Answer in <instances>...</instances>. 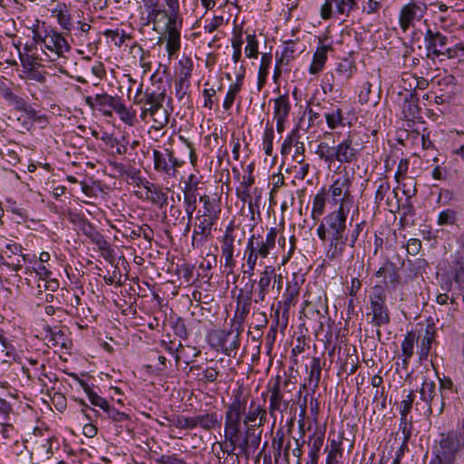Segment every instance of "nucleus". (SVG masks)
Returning <instances> with one entry per match:
<instances>
[{
	"label": "nucleus",
	"mask_w": 464,
	"mask_h": 464,
	"mask_svg": "<svg viewBox=\"0 0 464 464\" xmlns=\"http://www.w3.org/2000/svg\"><path fill=\"white\" fill-rule=\"evenodd\" d=\"M242 85L240 82H235L229 85L228 91L227 92L225 101L223 102V108L226 111H228L233 106L236 96L239 93Z\"/></svg>",
	"instance_id": "49530a36"
},
{
	"label": "nucleus",
	"mask_w": 464,
	"mask_h": 464,
	"mask_svg": "<svg viewBox=\"0 0 464 464\" xmlns=\"http://www.w3.org/2000/svg\"><path fill=\"white\" fill-rule=\"evenodd\" d=\"M153 161L155 170L169 176H175L177 169L184 164V160H179L174 157V153L170 149L154 150Z\"/></svg>",
	"instance_id": "9d476101"
},
{
	"label": "nucleus",
	"mask_w": 464,
	"mask_h": 464,
	"mask_svg": "<svg viewBox=\"0 0 464 464\" xmlns=\"http://www.w3.org/2000/svg\"><path fill=\"white\" fill-rule=\"evenodd\" d=\"M352 180L347 174L338 177L329 187L328 193L332 201L343 207V210H349L353 203L351 193Z\"/></svg>",
	"instance_id": "6e6552de"
},
{
	"label": "nucleus",
	"mask_w": 464,
	"mask_h": 464,
	"mask_svg": "<svg viewBox=\"0 0 464 464\" xmlns=\"http://www.w3.org/2000/svg\"><path fill=\"white\" fill-rule=\"evenodd\" d=\"M170 425L181 430H194V421L192 417H186L182 415H175L171 418H167Z\"/></svg>",
	"instance_id": "37998d69"
},
{
	"label": "nucleus",
	"mask_w": 464,
	"mask_h": 464,
	"mask_svg": "<svg viewBox=\"0 0 464 464\" xmlns=\"http://www.w3.org/2000/svg\"><path fill=\"white\" fill-rule=\"evenodd\" d=\"M167 99L166 90L147 88L142 90V84L136 91L133 102L140 106V119L143 121L150 117L155 130L163 129L169 121L170 112L164 107Z\"/></svg>",
	"instance_id": "7ed1b4c3"
},
{
	"label": "nucleus",
	"mask_w": 464,
	"mask_h": 464,
	"mask_svg": "<svg viewBox=\"0 0 464 464\" xmlns=\"http://www.w3.org/2000/svg\"><path fill=\"white\" fill-rule=\"evenodd\" d=\"M45 50L53 53L56 57H64V53L71 51V46L67 40L54 29H50L44 44Z\"/></svg>",
	"instance_id": "f3484780"
},
{
	"label": "nucleus",
	"mask_w": 464,
	"mask_h": 464,
	"mask_svg": "<svg viewBox=\"0 0 464 464\" xmlns=\"http://www.w3.org/2000/svg\"><path fill=\"white\" fill-rule=\"evenodd\" d=\"M166 4L169 7V20L168 26V44L166 51L169 60L176 59L180 50V30L182 27V19L179 16V0H167Z\"/></svg>",
	"instance_id": "423d86ee"
},
{
	"label": "nucleus",
	"mask_w": 464,
	"mask_h": 464,
	"mask_svg": "<svg viewBox=\"0 0 464 464\" xmlns=\"http://www.w3.org/2000/svg\"><path fill=\"white\" fill-rule=\"evenodd\" d=\"M324 432L315 431L310 439V450L308 454L319 456L320 450L324 444Z\"/></svg>",
	"instance_id": "de8ad7c7"
},
{
	"label": "nucleus",
	"mask_w": 464,
	"mask_h": 464,
	"mask_svg": "<svg viewBox=\"0 0 464 464\" xmlns=\"http://www.w3.org/2000/svg\"><path fill=\"white\" fill-rule=\"evenodd\" d=\"M334 6H335V0H324L320 7V16L323 20H329L333 17Z\"/></svg>",
	"instance_id": "69168bd1"
},
{
	"label": "nucleus",
	"mask_w": 464,
	"mask_h": 464,
	"mask_svg": "<svg viewBox=\"0 0 464 464\" xmlns=\"http://www.w3.org/2000/svg\"><path fill=\"white\" fill-rule=\"evenodd\" d=\"M324 117L327 126L331 130H334L340 126H344L343 111L341 108L333 109L332 111L326 112Z\"/></svg>",
	"instance_id": "a19ab883"
},
{
	"label": "nucleus",
	"mask_w": 464,
	"mask_h": 464,
	"mask_svg": "<svg viewBox=\"0 0 464 464\" xmlns=\"http://www.w3.org/2000/svg\"><path fill=\"white\" fill-rule=\"evenodd\" d=\"M234 236L232 227L226 228L225 234L221 239V257L225 259L224 267L227 269V276L234 274L236 260L234 258Z\"/></svg>",
	"instance_id": "2eb2a0df"
},
{
	"label": "nucleus",
	"mask_w": 464,
	"mask_h": 464,
	"mask_svg": "<svg viewBox=\"0 0 464 464\" xmlns=\"http://www.w3.org/2000/svg\"><path fill=\"white\" fill-rule=\"evenodd\" d=\"M374 186L376 187L374 203L379 206L380 203L384 200L386 195L390 192L391 185L386 177H381L374 181Z\"/></svg>",
	"instance_id": "c9c22d12"
},
{
	"label": "nucleus",
	"mask_w": 464,
	"mask_h": 464,
	"mask_svg": "<svg viewBox=\"0 0 464 464\" xmlns=\"http://www.w3.org/2000/svg\"><path fill=\"white\" fill-rule=\"evenodd\" d=\"M348 209L343 207L327 214L317 227L316 233L322 241H328L327 256L331 260L342 257L346 248Z\"/></svg>",
	"instance_id": "f03ea898"
},
{
	"label": "nucleus",
	"mask_w": 464,
	"mask_h": 464,
	"mask_svg": "<svg viewBox=\"0 0 464 464\" xmlns=\"http://www.w3.org/2000/svg\"><path fill=\"white\" fill-rule=\"evenodd\" d=\"M199 202L203 204V207L198 210V215L217 221L219 219L221 209L218 200L208 195H203L199 198Z\"/></svg>",
	"instance_id": "5701e85b"
},
{
	"label": "nucleus",
	"mask_w": 464,
	"mask_h": 464,
	"mask_svg": "<svg viewBox=\"0 0 464 464\" xmlns=\"http://www.w3.org/2000/svg\"><path fill=\"white\" fill-rule=\"evenodd\" d=\"M243 331H238L237 327L232 326V335L229 339L228 344L223 348V353L230 356L233 352H237L240 346V335Z\"/></svg>",
	"instance_id": "a18cd8bd"
},
{
	"label": "nucleus",
	"mask_w": 464,
	"mask_h": 464,
	"mask_svg": "<svg viewBox=\"0 0 464 464\" xmlns=\"http://www.w3.org/2000/svg\"><path fill=\"white\" fill-rule=\"evenodd\" d=\"M197 222L193 230L192 245L203 246L212 237V227L216 224L217 220H213L202 216L198 215Z\"/></svg>",
	"instance_id": "dca6fc26"
},
{
	"label": "nucleus",
	"mask_w": 464,
	"mask_h": 464,
	"mask_svg": "<svg viewBox=\"0 0 464 464\" xmlns=\"http://www.w3.org/2000/svg\"><path fill=\"white\" fill-rule=\"evenodd\" d=\"M414 350V334L412 333H408L404 340L401 343V352H402V366L404 369L408 367V363L410 359L413 355Z\"/></svg>",
	"instance_id": "f704fd0d"
},
{
	"label": "nucleus",
	"mask_w": 464,
	"mask_h": 464,
	"mask_svg": "<svg viewBox=\"0 0 464 464\" xmlns=\"http://www.w3.org/2000/svg\"><path fill=\"white\" fill-rule=\"evenodd\" d=\"M399 430L402 433L403 436L401 447V450H402L405 447H407L413 430L412 421L411 420L408 419V416H401Z\"/></svg>",
	"instance_id": "ea45409f"
},
{
	"label": "nucleus",
	"mask_w": 464,
	"mask_h": 464,
	"mask_svg": "<svg viewBox=\"0 0 464 464\" xmlns=\"http://www.w3.org/2000/svg\"><path fill=\"white\" fill-rule=\"evenodd\" d=\"M357 7V0H335L336 13L348 16Z\"/></svg>",
	"instance_id": "8fccbe9b"
},
{
	"label": "nucleus",
	"mask_w": 464,
	"mask_h": 464,
	"mask_svg": "<svg viewBox=\"0 0 464 464\" xmlns=\"http://www.w3.org/2000/svg\"><path fill=\"white\" fill-rule=\"evenodd\" d=\"M193 421L194 429L200 427L202 430L209 431L221 427L222 417L217 412H209L193 416Z\"/></svg>",
	"instance_id": "4be33fe9"
},
{
	"label": "nucleus",
	"mask_w": 464,
	"mask_h": 464,
	"mask_svg": "<svg viewBox=\"0 0 464 464\" xmlns=\"http://www.w3.org/2000/svg\"><path fill=\"white\" fill-rule=\"evenodd\" d=\"M48 342L53 346L67 347L68 337L62 330H51Z\"/></svg>",
	"instance_id": "603ef678"
},
{
	"label": "nucleus",
	"mask_w": 464,
	"mask_h": 464,
	"mask_svg": "<svg viewBox=\"0 0 464 464\" xmlns=\"http://www.w3.org/2000/svg\"><path fill=\"white\" fill-rule=\"evenodd\" d=\"M310 373H309V382L310 383H313L314 388L318 386V383L321 379V364L319 358L314 357L311 362L310 366Z\"/></svg>",
	"instance_id": "3c124183"
},
{
	"label": "nucleus",
	"mask_w": 464,
	"mask_h": 464,
	"mask_svg": "<svg viewBox=\"0 0 464 464\" xmlns=\"http://www.w3.org/2000/svg\"><path fill=\"white\" fill-rule=\"evenodd\" d=\"M420 400L424 401L428 408H427V415L430 416L432 414L433 409H432V402L435 400L436 397V383L433 380L430 379H424L422 382L420 390Z\"/></svg>",
	"instance_id": "a878e982"
},
{
	"label": "nucleus",
	"mask_w": 464,
	"mask_h": 464,
	"mask_svg": "<svg viewBox=\"0 0 464 464\" xmlns=\"http://www.w3.org/2000/svg\"><path fill=\"white\" fill-rule=\"evenodd\" d=\"M361 148L354 143L353 136L348 135L338 145L335 146L336 161L343 163H352L359 159Z\"/></svg>",
	"instance_id": "ddd939ff"
},
{
	"label": "nucleus",
	"mask_w": 464,
	"mask_h": 464,
	"mask_svg": "<svg viewBox=\"0 0 464 464\" xmlns=\"http://www.w3.org/2000/svg\"><path fill=\"white\" fill-rule=\"evenodd\" d=\"M103 411L108 415V418L111 419L113 421L123 422L129 420V416L121 412L108 404V407L103 410Z\"/></svg>",
	"instance_id": "338daca9"
},
{
	"label": "nucleus",
	"mask_w": 464,
	"mask_h": 464,
	"mask_svg": "<svg viewBox=\"0 0 464 464\" xmlns=\"http://www.w3.org/2000/svg\"><path fill=\"white\" fill-rule=\"evenodd\" d=\"M185 216L182 215V211L179 208L172 205L169 208V221L173 226H181L185 224Z\"/></svg>",
	"instance_id": "680f3d73"
},
{
	"label": "nucleus",
	"mask_w": 464,
	"mask_h": 464,
	"mask_svg": "<svg viewBox=\"0 0 464 464\" xmlns=\"http://www.w3.org/2000/svg\"><path fill=\"white\" fill-rule=\"evenodd\" d=\"M267 420L266 409L251 400L248 402V395L242 390H237L232 398V401L226 405L225 422L239 430L241 432L242 425L245 427L243 434L248 432L252 435H262V427Z\"/></svg>",
	"instance_id": "f257e3e1"
},
{
	"label": "nucleus",
	"mask_w": 464,
	"mask_h": 464,
	"mask_svg": "<svg viewBox=\"0 0 464 464\" xmlns=\"http://www.w3.org/2000/svg\"><path fill=\"white\" fill-rule=\"evenodd\" d=\"M267 269L269 274H273L270 277L271 281V290L276 288L277 293L279 294L283 287V276L281 274H276V268L273 266H267Z\"/></svg>",
	"instance_id": "0e129e2a"
},
{
	"label": "nucleus",
	"mask_w": 464,
	"mask_h": 464,
	"mask_svg": "<svg viewBox=\"0 0 464 464\" xmlns=\"http://www.w3.org/2000/svg\"><path fill=\"white\" fill-rule=\"evenodd\" d=\"M250 312V304L245 303L242 307L237 308L234 318L231 320L232 326L237 327L238 331L244 330V322Z\"/></svg>",
	"instance_id": "79ce46f5"
},
{
	"label": "nucleus",
	"mask_w": 464,
	"mask_h": 464,
	"mask_svg": "<svg viewBox=\"0 0 464 464\" xmlns=\"http://www.w3.org/2000/svg\"><path fill=\"white\" fill-rule=\"evenodd\" d=\"M273 139H274V130L272 125L266 123V127L264 132L263 137V146L266 155L272 156L273 154Z\"/></svg>",
	"instance_id": "864d4df0"
},
{
	"label": "nucleus",
	"mask_w": 464,
	"mask_h": 464,
	"mask_svg": "<svg viewBox=\"0 0 464 464\" xmlns=\"http://www.w3.org/2000/svg\"><path fill=\"white\" fill-rule=\"evenodd\" d=\"M365 227V222H360L357 223L354 227L347 232V240H346V246H350L351 248H353L355 246V243L359 237L360 233L362 231V229Z\"/></svg>",
	"instance_id": "13d9d810"
},
{
	"label": "nucleus",
	"mask_w": 464,
	"mask_h": 464,
	"mask_svg": "<svg viewBox=\"0 0 464 464\" xmlns=\"http://www.w3.org/2000/svg\"><path fill=\"white\" fill-rule=\"evenodd\" d=\"M464 274V265L461 260L458 259L453 263V266L449 271L448 276L450 279H453L456 283H459L461 276Z\"/></svg>",
	"instance_id": "774afa93"
},
{
	"label": "nucleus",
	"mask_w": 464,
	"mask_h": 464,
	"mask_svg": "<svg viewBox=\"0 0 464 464\" xmlns=\"http://www.w3.org/2000/svg\"><path fill=\"white\" fill-rule=\"evenodd\" d=\"M144 188L146 189L147 198L151 203L159 208H163L167 205L168 195L159 186L147 181Z\"/></svg>",
	"instance_id": "cd10ccee"
},
{
	"label": "nucleus",
	"mask_w": 464,
	"mask_h": 464,
	"mask_svg": "<svg viewBox=\"0 0 464 464\" xmlns=\"http://www.w3.org/2000/svg\"><path fill=\"white\" fill-rule=\"evenodd\" d=\"M375 276L377 277H384L385 279L388 278L387 284L393 289L401 284V280L396 264L391 261H386L384 265L376 271Z\"/></svg>",
	"instance_id": "412c9836"
},
{
	"label": "nucleus",
	"mask_w": 464,
	"mask_h": 464,
	"mask_svg": "<svg viewBox=\"0 0 464 464\" xmlns=\"http://www.w3.org/2000/svg\"><path fill=\"white\" fill-rule=\"evenodd\" d=\"M231 335L232 324H230V328L228 330H215L209 333L208 343L217 351L221 350L223 352V348H226Z\"/></svg>",
	"instance_id": "bb28decb"
},
{
	"label": "nucleus",
	"mask_w": 464,
	"mask_h": 464,
	"mask_svg": "<svg viewBox=\"0 0 464 464\" xmlns=\"http://www.w3.org/2000/svg\"><path fill=\"white\" fill-rule=\"evenodd\" d=\"M456 221V211L450 208L442 210L438 217L439 226L453 225Z\"/></svg>",
	"instance_id": "bf43d9fd"
},
{
	"label": "nucleus",
	"mask_w": 464,
	"mask_h": 464,
	"mask_svg": "<svg viewBox=\"0 0 464 464\" xmlns=\"http://www.w3.org/2000/svg\"><path fill=\"white\" fill-rule=\"evenodd\" d=\"M184 208L186 214L195 212L197 208V195L191 186H188L184 191Z\"/></svg>",
	"instance_id": "c03bdc74"
},
{
	"label": "nucleus",
	"mask_w": 464,
	"mask_h": 464,
	"mask_svg": "<svg viewBox=\"0 0 464 464\" xmlns=\"http://www.w3.org/2000/svg\"><path fill=\"white\" fill-rule=\"evenodd\" d=\"M401 186L402 193L406 198H413L417 194L416 181L411 177H403L401 182H398Z\"/></svg>",
	"instance_id": "09e8293b"
},
{
	"label": "nucleus",
	"mask_w": 464,
	"mask_h": 464,
	"mask_svg": "<svg viewBox=\"0 0 464 464\" xmlns=\"http://www.w3.org/2000/svg\"><path fill=\"white\" fill-rule=\"evenodd\" d=\"M277 236L278 230L276 227H271L265 237L253 235L247 243L261 259H265L269 256L270 251L276 247Z\"/></svg>",
	"instance_id": "f8f14e48"
},
{
	"label": "nucleus",
	"mask_w": 464,
	"mask_h": 464,
	"mask_svg": "<svg viewBox=\"0 0 464 464\" xmlns=\"http://www.w3.org/2000/svg\"><path fill=\"white\" fill-rule=\"evenodd\" d=\"M114 111L120 116L121 120L129 125H132L134 122V114L129 111V109L123 104L121 100L116 106Z\"/></svg>",
	"instance_id": "6e6d98bb"
},
{
	"label": "nucleus",
	"mask_w": 464,
	"mask_h": 464,
	"mask_svg": "<svg viewBox=\"0 0 464 464\" xmlns=\"http://www.w3.org/2000/svg\"><path fill=\"white\" fill-rule=\"evenodd\" d=\"M97 110L105 116H111L119 102L121 100L119 96H111L106 92L95 95Z\"/></svg>",
	"instance_id": "b1692460"
},
{
	"label": "nucleus",
	"mask_w": 464,
	"mask_h": 464,
	"mask_svg": "<svg viewBox=\"0 0 464 464\" xmlns=\"http://www.w3.org/2000/svg\"><path fill=\"white\" fill-rule=\"evenodd\" d=\"M320 43L322 41L320 40ZM331 45H324L321 44L314 53L313 62L310 65L309 72L311 74H316L323 70V67L327 59V52L331 50Z\"/></svg>",
	"instance_id": "c85d7f7f"
},
{
	"label": "nucleus",
	"mask_w": 464,
	"mask_h": 464,
	"mask_svg": "<svg viewBox=\"0 0 464 464\" xmlns=\"http://www.w3.org/2000/svg\"><path fill=\"white\" fill-rule=\"evenodd\" d=\"M247 44L245 52L248 58H256L258 54V42L255 34L246 36Z\"/></svg>",
	"instance_id": "052dcab7"
},
{
	"label": "nucleus",
	"mask_w": 464,
	"mask_h": 464,
	"mask_svg": "<svg viewBox=\"0 0 464 464\" xmlns=\"http://www.w3.org/2000/svg\"><path fill=\"white\" fill-rule=\"evenodd\" d=\"M335 146L330 145L325 141H321L315 150V154L319 157V159L328 164H332L336 161L335 157Z\"/></svg>",
	"instance_id": "7c9ffc66"
},
{
	"label": "nucleus",
	"mask_w": 464,
	"mask_h": 464,
	"mask_svg": "<svg viewBox=\"0 0 464 464\" xmlns=\"http://www.w3.org/2000/svg\"><path fill=\"white\" fill-rule=\"evenodd\" d=\"M285 446V435L281 430H276L273 440L272 447L275 450V461L277 463L278 458L281 456L282 450Z\"/></svg>",
	"instance_id": "5fc2aeb1"
},
{
	"label": "nucleus",
	"mask_w": 464,
	"mask_h": 464,
	"mask_svg": "<svg viewBox=\"0 0 464 464\" xmlns=\"http://www.w3.org/2000/svg\"><path fill=\"white\" fill-rule=\"evenodd\" d=\"M325 202H326V195H325V189L323 188L320 192H318L314 199L312 204V212L311 217L313 220L318 221L321 218V216L324 212L325 208Z\"/></svg>",
	"instance_id": "473e14b6"
},
{
	"label": "nucleus",
	"mask_w": 464,
	"mask_h": 464,
	"mask_svg": "<svg viewBox=\"0 0 464 464\" xmlns=\"http://www.w3.org/2000/svg\"><path fill=\"white\" fill-rule=\"evenodd\" d=\"M436 330L433 326L428 325L425 330V334L422 338L421 345L420 347V357H426L431 348V344L435 339Z\"/></svg>",
	"instance_id": "58836bf2"
},
{
	"label": "nucleus",
	"mask_w": 464,
	"mask_h": 464,
	"mask_svg": "<svg viewBox=\"0 0 464 464\" xmlns=\"http://www.w3.org/2000/svg\"><path fill=\"white\" fill-rule=\"evenodd\" d=\"M50 29L46 26L45 22H41L38 19L35 20L31 27L34 42L44 44Z\"/></svg>",
	"instance_id": "e433bc0d"
},
{
	"label": "nucleus",
	"mask_w": 464,
	"mask_h": 464,
	"mask_svg": "<svg viewBox=\"0 0 464 464\" xmlns=\"http://www.w3.org/2000/svg\"><path fill=\"white\" fill-rule=\"evenodd\" d=\"M291 105L287 94L280 95L275 99L274 118H287Z\"/></svg>",
	"instance_id": "72a5a7b5"
},
{
	"label": "nucleus",
	"mask_w": 464,
	"mask_h": 464,
	"mask_svg": "<svg viewBox=\"0 0 464 464\" xmlns=\"http://www.w3.org/2000/svg\"><path fill=\"white\" fill-rule=\"evenodd\" d=\"M31 441L34 444V450L40 457L50 459L53 455V437L48 432H44L41 429L35 428L30 440L25 442Z\"/></svg>",
	"instance_id": "4468645a"
},
{
	"label": "nucleus",
	"mask_w": 464,
	"mask_h": 464,
	"mask_svg": "<svg viewBox=\"0 0 464 464\" xmlns=\"http://www.w3.org/2000/svg\"><path fill=\"white\" fill-rule=\"evenodd\" d=\"M273 274H269L267 266H266L263 271L259 274V279L256 281L257 287L254 291V302L256 304L263 303L266 300V295L269 294L271 289L270 277ZM256 280L253 281V284Z\"/></svg>",
	"instance_id": "aec40b11"
},
{
	"label": "nucleus",
	"mask_w": 464,
	"mask_h": 464,
	"mask_svg": "<svg viewBox=\"0 0 464 464\" xmlns=\"http://www.w3.org/2000/svg\"><path fill=\"white\" fill-rule=\"evenodd\" d=\"M272 63V55L270 53H264L261 57V63L258 71L257 89L260 91L266 83V76L268 74V68Z\"/></svg>",
	"instance_id": "4c0bfd02"
},
{
	"label": "nucleus",
	"mask_w": 464,
	"mask_h": 464,
	"mask_svg": "<svg viewBox=\"0 0 464 464\" xmlns=\"http://www.w3.org/2000/svg\"><path fill=\"white\" fill-rule=\"evenodd\" d=\"M464 456V442L453 433H441L439 441L432 447V457L429 464H458Z\"/></svg>",
	"instance_id": "20e7f679"
},
{
	"label": "nucleus",
	"mask_w": 464,
	"mask_h": 464,
	"mask_svg": "<svg viewBox=\"0 0 464 464\" xmlns=\"http://www.w3.org/2000/svg\"><path fill=\"white\" fill-rule=\"evenodd\" d=\"M179 73L178 80L189 81L193 70V63L190 58H185L179 61Z\"/></svg>",
	"instance_id": "4d7b16f0"
},
{
	"label": "nucleus",
	"mask_w": 464,
	"mask_h": 464,
	"mask_svg": "<svg viewBox=\"0 0 464 464\" xmlns=\"http://www.w3.org/2000/svg\"><path fill=\"white\" fill-rule=\"evenodd\" d=\"M386 292L382 285H375L369 295L371 312L367 314L372 316L371 324L381 327L390 324V311L386 304Z\"/></svg>",
	"instance_id": "0eeeda50"
},
{
	"label": "nucleus",
	"mask_w": 464,
	"mask_h": 464,
	"mask_svg": "<svg viewBox=\"0 0 464 464\" xmlns=\"http://www.w3.org/2000/svg\"><path fill=\"white\" fill-rule=\"evenodd\" d=\"M79 384L87 394L89 401L93 406L101 408L102 411L108 407V401L98 395L92 388L84 381L78 379Z\"/></svg>",
	"instance_id": "2f4dec72"
},
{
	"label": "nucleus",
	"mask_w": 464,
	"mask_h": 464,
	"mask_svg": "<svg viewBox=\"0 0 464 464\" xmlns=\"http://www.w3.org/2000/svg\"><path fill=\"white\" fill-rule=\"evenodd\" d=\"M53 16H55L58 24L67 31L72 28V16L65 4L59 3L56 7L52 10Z\"/></svg>",
	"instance_id": "c756f323"
},
{
	"label": "nucleus",
	"mask_w": 464,
	"mask_h": 464,
	"mask_svg": "<svg viewBox=\"0 0 464 464\" xmlns=\"http://www.w3.org/2000/svg\"><path fill=\"white\" fill-rule=\"evenodd\" d=\"M295 389V385L289 379L282 382V379L277 375L273 384L269 387V406L268 413L273 418L274 422L276 421L278 415L280 420H284V414L287 411L292 400V392Z\"/></svg>",
	"instance_id": "39448f33"
},
{
	"label": "nucleus",
	"mask_w": 464,
	"mask_h": 464,
	"mask_svg": "<svg viewBox=\"0 0 464 464\" xmlns=\"http://www.w3.org/2000/svg\"><path fill=\"white\" fill-rule=\"evenodd\" d=\"M260 442V433H258V436L251 435L249 432L247 434H243V439L239 442V452L237 454H239V456L242 455L246 460H248L250 455L258 449Z\"/></svg>",
	"instance_id": "393cba45"
},
{
	"label": "nucleus",
	"mask_w": 464,
	"mask_h": 464,
	"mask_svg": "<svg viewBox=\"0 0 464 464\" xmlns=\"http://www.w3.org/2000/svg\"><path fill=\"white\" fill-rule=\"evenodd\" d=\"M295 45V44L293 41L285 43V46L281 57L278 59V63L287 64L291 60L294 59V53L296 51Z\"/></svg>",
	"instance_id": "e2e57ef3"
},
{
	"label": "nucleus",
	"mask_w": 464,
	"mask_h": 464,
	"mask_svg": "<svg viewBox=\"0 0 464 464\" xmlns=\"http://www.w3.org/2000/svg\"><path fill=\"white\" fill-rule=\"evenodd\" d=\"M241 432L227 423H224V440L218 442L222 456L237 454L236 450L239 448Z\"/></svg>",
	"instance_id": "6ab92c4d"
},
{
	"label": "nucleus",
	"mask_w": 464,
	"mask_h": 464,
	"mask_svg": "<svg viewBox=\"0 0 464 464\" xmlns=\"http://www.w3.org/2000/svg\"><path fill=\"white\" fill-rule=\"evenodd\" d=\"M169 20V13L168 11L159 8L157 4H151L149 6L148 22L153 24V29L157 31L158 27L161 24L164 25L163 35L159 38L158 44L166 41V45L168 44Z\"/></svg>",
	"instance_id": "a211bd4d"
},
{
	"label": "nucleus",
	"mask_w": 464,
	"mask_h": 464,
	"mask_svg": "<svg viewBox=\"0 0 464 464\" xmlns=\"http://www.w3.org/2000/svg\"><path fill=\"white\" fill-rule=\"evenodd\" d=\"M426 49L434 57L440 55H447L449 58H453L456 52L450 48H447L448 37L443 35L439 31L433 32L428 29L424 36Z\"/></svg>",
	"instance_id": "9b49d317"
},
{
	"label": "nucleus",
	"mask_w": 464,
	"mask_h": 464,
	"mask_svg": "<svg viewBox=\"0 0 464 464\" xmlns=\"http://www.w3.org/2000/svg\"><path fill=\"white\" fill-rule=\"evenodd\" d=\"M426 11L427 5L422 2L411 1L403 5L399 14V24L402 32L415 26V23L423 18Z\"/></svg>",
	"instance_id": "1a4fd4ad"
}]
</instances>
